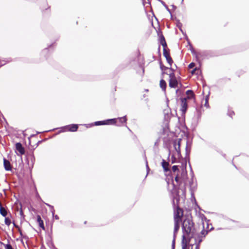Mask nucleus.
Here are the masks:
<instances>
[{
  "label": "nucleus",
  "mask_w": 249,
  "mask_h": 249,
  "mask_svg": "<svg viewBox=\"0 0 249 249\" xmlns=\"http://www.w3.org/2000/svg\"><path fill=\"white\" fill-rule=\"evenodd\" d=\"M200 217L202 220V224L203 225V228L205 229V224H206L207 225L206 228L208 229L209 228L208 220H207L206 216L204 214H202L200 215Z\"/></svg>",
  "instance_id": "f8f14e48"
},
{
  "label": "nucleus",
  "mask_w": 249,
  "mask_h": 249,
  "mask_svg": "<svg viewBox=\"0 0 249 249\" xmlns=\"http://www.w3.org/2000/svg\"><path fill=\"white\" fill-rule=\"evenodd\" d=\"M65 128L67 129L69 131L74 132L77 130L78 125L77 124H72L66 126Z\"/></svg>",
  "instance_id": "9d476101"
},
{
  "label": "nucleus",
  "mask_w": 249,
  "mask_h": 249,
  "mask_svg": "<svg viewBox=\"0 0 249 249\" xmlns=\"http://www.w3.org/2000/svg\"><path fill=\"white\" fill-rule=\"evenodd\" d=\"M160 87L162 89V90H163L164 91H165L166 88V82L164 80L161 79L160 81Z\"/></svg>",
  "instance_id": "dca6fc26"
},
{
  "label": "nucleus",
  "mask_w": 249,
  "mask_h": 249,
  "mask_svg": "<svg viewBox=\"0 0 249 249\" xmlns=\"http://www.w3.org/2000/svg\"><path fill=\"white\" fill-rule=\"evenodd\" d=\"M183 215V210L179 208L178 206L174 212V238L172 241V249H174L176 234L178 231L180 223L181 221V217Z\"/></svg>",
  "instance_id": "20e7f679"
},
{
  "label": "nucleus",
  "mask_w": 249,
  "mask_h": 249,
  "mask_svg": "<svg viewBox=\"0 0 249 249\" xmlns=\"http://www.w3.org/2000/svg\"><path fill=\"white\" fill-rule=\"evenodd\" d=\"M5 249H13V248L11 245L7 244L5 246Z\"/></svg>",
  "instance_id": "5701e85b"
},
{
  "label": "nucleus",
  "mask_w": 249,
  "mask_h": 249,
  "mask_svg": "<svg viewBox=\"0 0 249 249\" xmlns=\"http://www.w3.org/2000/svg\"><path fill=\"white\" fill-rule=\"evenodd\" d=\"M187 108V104L186 102V100L185 98L181 100V110L183 113H184L186 112V110Z\"/></svg>",
  "instance_id": "1a4fd4ad"
},
{
  "label": "nucleus",
  "mask_w": 249,
  "mask_h": 249,
  "mask_svg": "<svg viewBox=\"0 0 249 249\" xmlns=\"http://www.w3.org/2000/svg\"><path fill=\"white\" fill-rule=\"evenodd\" d=\"M209 229V228H207ZM209 230H203L200 234H193L188 240L187 249H199V244L202 242L203 237H204L208 233Z\"/></svg>",
  "instance_id": "7ed1b4c3"
},
{
  "label": "nucleus",
  "mask_w": 249,
  "mask_h": 249,
  "mask_svg": "<svg viewBox=\"0 0 249 249\" xmlns=\"http://www.w3.org/2000/svg\"><path fill=\"white\" fill-rule=\"evenodd\" d=\"M170 80H169V86L171 88H175L178 87V81L175 76L174 73H171L169 74Z\"/></svg>",
  "instance_id": "423d86ee"
},
{
  "label": "nucleus",
  "mask_w": 249,
  "mask_h": 249,
  "mask_svg": "<svg viewBox=\"0 0 249 249\" xmlns=\"http://www.w3.org/2000/svg\"><path fill=\"white\" fill-rule=\"evenodd\" d=\"M52 214H53V217L55 219H56V220L59 219V216L57 215H54V212L53 210L52 211Z\"/></svg>",
  "instance_id": "4be33fe9"
},
{
  "label": "nucleus",
  "mask_w": 249,
  "mask_h": 249,
  "mask_svg": "<svg viewBox=\"0 0 249 249\" xmlns=\"http://www.w3.org/2000/svg\"><path fill=\"white\" fill-rule=\"evenodd\" d=\"M195 63H191V64H189V68H190V69H192V68H193L195 66Z\"/></svg>",
  "instance_id": "393cba45"
},
{
  "label": "nucleus",
  "mask_w": 249,
  "mask_h": 249,
  "mask_svg": "<svg viewBox=\"0 0 249 249\" xmlns=\"http://www.w3.org/2000/svg\"><path fill=\"white\" fill-rule=\"evenodd\" d=\"M163 55L166 58L167 62L171 66L173 63V60L170 56L169 53L165 50V48H164L163 50Z\"/></svg>",
  "instance_id": "6e6552de"
},
{
  "label": "nucleus",
  "mask_w": 249,
  "mask_h": 249,
  "mask_svg": "<svg viewBox=\"0 0 249 249\" xmlns=\"http://www.w3.org/2000/svg\"><path fill=\"white\" fill-rule=\"evenodd\" d=\"M160 43L163 46L164 48L166 47V44L164 39V38L162 37L160 39Z\"/></svg>",
  "instance_id": "aec40b11"
},
{
  "label": "nucleus",
  "mask_w": 249,
  "mask_h": 249,
  "mask_svg": "<svg viewBox=\"0 0 249 249\" xmlns=\"http://www.w3.org/2000/svg\"><path fill=\"white\" fill-rule=\"evenodd\" d=\"M181 140L180 139H178L174 142V146L176 153L174 154L172 156V158L174 159H179L180 156V142Z\"/></svg>",
  "instance_id": "39448f33"
},
{
  "label": "nucleus",
  "mask_w": 249,
  "mask_h": 249,
  "mask_svg": "<svg viewBox=\"0 0 249 249\" xmlns=\"http://www.w3.org/2000/svg\"><path fill=\"white\" fill-rule=\"evenodd\" d=\"M175 162V160H172V163H174Z\"/></svg>",
  "instance_id": "a878e982"
},
{
  "label": "nucleus",
  "mask_w": 249,
  "mask_h": 249,
  "mask_svg": "<svg viewBox=\"0 0 249 249\" xmlns=\"http://www.w3.org/2000/svg\"><path fill=\"white\" fill-rule=\"evenodd\" d=\"M37 222L38 223V225H39V227L40 228H42L43 229H44L43 221L41 219V218L40 215H37Z\"/></svg>",
  "instance_id": "2eb2a0df"
},
{
  "label": "nucleus",
  "mask_w": 249,
  "mask_h": 249,
  "mask_svg": "<svg viewBox=\"0 0 249 249\" xmlns=\"http://www.w3.org/2000/svg\"><path fill=\"white\" fill-rule=\"evenodd\" d=\"M172 170H173V171H176L177 170H178V166L174 165L172 167Z\"/></svg>",
  "instance_id": "b1692460"
},
{
  "label": "nucleus",
  "mask_w": 249,
  "mask_h": 249,
  "mask_svg": "<svg viewBox=\"0 0 249 249\" xmlns=\"http://www.w3.org/2000/svg\"><path fill=\"white\" fill-rule=\"evenodd\" d=\"M3 162L5 169L7 171L11 170V168L10 162L8 160L4 159Z\"/></svg>",
  "instance_id": "4468645a"
},
{
  "label": "nucleus",
  "mask_w": 249,
  "mask_h": 249,
  "mask_svg": "<svg viewBox=\"0 0 249 249\" xmlns=\"http://www.w3.org/2000/svg\"><path fill=\"white\" fill-rule=\"evenodd\" d=\"M196 70V69H195L194 70H193V71H192V73H193L194 71Z\"/></svg>",
  "instance_id": "bb28decb"
},
{
  "label": "nucleus",
  "mask_w": 249,
  "mask_h": 249,
  "mask_svg": "<svg viewBox=\"0 0 249 249\" xmlns=\"http://www.w3.org/2000/svg\"><path fill=\"white\" fill-rule=\"evenodd\" d=\"M4 222H5V224L7 225L8 226H9L11 222V220L10 219V218L9 217H5V220H4Z\"/></svg>",
  "instance_id": "6ab92c4d"
},
{
  "label": "nucleus",
  "mask_w": 249,
  "mask_h": 249,
  "mask_svg": "<svg viewBox=\"0 0 249 249\" xmlns=\"http://www.w3.org/2000/svg\"><path fill=\"white\" fill-rule=\"evenodd\" d=\"M16 148L20 154L22 155L24 153V149L22 147V145L20 143H17L16 144Z\"/></svg>",
  "instance_id": "9b49d317"
},
{
  "label": "nucleus",
  "mask_w": 249,
  "mask_h": 249,
  "mask_svg": "<svg viewBox=\"0 0 249 249\" xmlns=\"http://www.w3.org/2000/svg\"><path fill=\"white\" fill-rule=\"evenodd\" d=\"M107 123H105V121H98L95 122V124L96 125H102V124H107Z\"/></svg>",
  "instance_id": "412c9836"
},
{
  "label": "nucleus",
  "mask_w": 249,
  "mask_h": 249,
  "mask_svg": "<svg viewBox=\"0 0 249 249\" xmlns=\"http://www.w3.org/2000/svg\"><path fill=\"white\" fill-rule=\"evenodd\" d=\"M186 94L189 98H192L194 97V94L193 92L191 90H188L186 91Z\"/></svg>",
  "instance_id": "a211bd4d"
},
{
  "label": "nucleus",
  "mask_w": 249,
  "mask_h": 249,
  "mask_svg": "<svg viewBox=\"0 0 249 249\" xmlns=\"http://www.w3.org/2000/svg\"><path fill=\"white\" fill-rule=\"evenodd\" d=\"M207 102H208V100H207V99H206V102L207 103Z\"/></svg>",
  "instance_id": "cd10ccee"
},
{
  "label": "nucleus",
  "mask_w": 249,
  "mask_h": 249,
  "mask_svg": "<svg viewBox=\"0 0 249 249\" xmlns=\"http://www.w3.org/2000/svg\"><path fill=\"white\" fill-rule=\"evenodd\" d=\"M0 213L3 216L5 217L7 215L6 210L2 207L0 208Z\"/></svg>",
  "instance_id": "f3484780"
},
{
  "label": "nucleus",
  "mask_w": 249,
  "mask_h": 249,
  "mask_svg": "<svg viewBox=\"0 0 249 249\" xmlns=\"http://www.w3.org/2000/svg\"><path fill=\"white\" fill-rule=\"evenodd\" d=\"M182 230L183 233L182 240V249H187L188 240L194 234V224L191 218H187L183 220Z\"/></svg>",
  "instance_id": "f03ea898"
},
{
  "label": "nucleus",
  "mask_w": 249,
  "mask_h": 249,
  "mask_svg": "<svg viewBox=\"0 0 249 249\" xmlns=\"http://www.w3.org/2000/svg\"><path fill=\"white\" fill-rule=\"evenodd\" d=\"M126 121V119L125 116L119 118L117 119H112L108 120L107 121L110 122V124H116L118 125H122L123 123H125Z\"/></svg>",
  "instance_id": "0eeeda50"
},
{
  "label": "nucleus",
  "mask_w": 249,
  "mask_h": 249,
  "mask_svg": "<svg viewBox=\"0 0 249 249\" xmlns=\"http://www.w3.org/2000/svg\"><path fill=\"white\" fill-rule=\"evenodd\" d=\"M166 181L168 189L171 193L173 197V203L174 206H178L179 202H183L186 197V191L184 188L177 190L176 186L183 183L186 184L188 181L192 196L196 188V183L193 178V172H191L188 177L187 172H166Z\"/></svg>",
  "instance_id": "f257e3e1"
},
{
  "label": "nucleus",
  "mask_w": 249,
  "mask_h": 249,
  "mask_svg": "<svg viewBox=\"0 0 249 249\" xmlns=\"http://www.w3.org/2000/svg\"><path fill=\"white\" fill-rule=\"evenodd\" d=\"M161 165L164 171H169V167L170 166V164L168 162H167L165 160H162V161L161 162Z\"/></svg>",
  "instance_id": "ddd939ff"
}]
</instances>
